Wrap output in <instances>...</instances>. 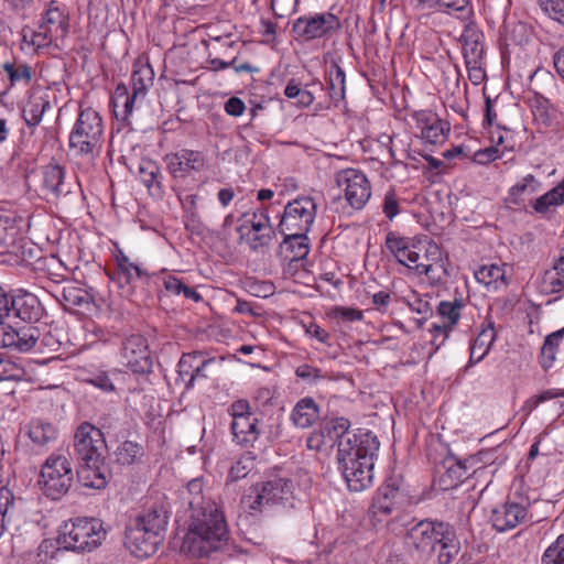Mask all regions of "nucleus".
Here are the masks:
<instances>
[{
    "mask_svg": "<svg viewBox=\"0 0 564 564\" xmlns=\"http://www.w3.org/2000/svg\"><path fill=\"white\" fill-rule=\"evenodd\" d=\"M186 494L184 499L192 510L191 524L184 541L188 554L196 558L209 557L215 553L230 554L227 522L217 505L206 498L203 478L189 480Z\"/></svg>",
    "mask_w": 564,
    "mask_h": 564,
    "instance_id": "f257e3e1",
    "label": "nucleus"
},
{
    "mask_svg": "<svg viewBox=\"0 0 564 564\" xmlns=\"http://www.w3.org/2000/svg\"><path fill=\"white\" fill-rule=\"evenodd\" d=\"M107 444L104 433L88 422L82 423L74 438V455L78 463L77 477L83 486L102 489L110 473L105 464Z\"/></svg>",
    "mask_w": 564,
    "mask_h": 564,
    "instance_id": "f03ea898",
    "label": "nucleus"
},
{
    "mask_svg": "<svg viewBox=\"0 0 564 564\" xmlns=\"http://www.w3.org/2000/svg\"><path fill=\"white\" fill-rule=\"evenodd\" d=\"M405 542L419 557L429 558L437 550V562L449 564L460 550L455 528L445 521L423 519L412 523L405 535Z\"/></svg>",
    "mask_w": 564,
    "mask_h": 564,
    "instance_id": "7ed1b4c3",
    "label": "nucleus"
},
{
    "mask_svg": "<svg viewBox=\"0 0 564 564\" xmlns=\"http://www.w3.org/2000/svg\"><path fill=\"white\" fill-rule=\"evenodd\" d=\"M300 499L291 479L276 477L252 485L243 495L241 503L250 513H262L279 508L288 511L296 508Z\"/></svg>",
    "mask_w": 564,
    "mask_h": 564,
    "instance_id": "20e7f679",
    "label": "nucleus"
},
{
    "mask_svg": "<svg viewBox=\"0 0 564 564\" xmlns=\"http://www.w3.org/2000/svg\"><path fill=\"white\" fill-rule=\"evenodd\" d=\"M102 120L99 113L87 108L79 112L69 134V148L77 155L95 158L102 145Z\"/></svg>",
    "mask_w": 564,
    "mask_h": 564,
    "instance_id": "39448f33",
    "label": "nucleus"
},
{
    "mask_svg": "<svg viewBox=\"0 0 564 564\" xmlns=\"http://www.w3.org/2000/svg\"><path fill=\"white\" fill-rule=\"evenodd\" d=\"M459 42L468 78L474 85H480L486 78L485 34L474 21L466 20Z\"/></svg>",
    "mask_w": 564,
    "mask_h": 564,
    "instance_id": "423d86ee",
    "label": "nucleus"
},
{
    "mask_svg": "<svg viewBox=\"0 0 564 564\" xmlns=\"http://www.w3.org/2000/svg\"><path fill=\"white\" fill-rule=\"evenodd\" d=\"M341 29L340 19L330 11L300 15L292 21L291 35L300 44L328 40Z\"/></svg>",
    "mask_w": 564,
    "mask_h": 564,
    "instance_id": "0eeeda50",
    "label": "nucleus"
},
{
    "mask_svg": "<svg viewBox=\"0 0 564 564\" xmlns=\"http://www.w3.org/2000/svg\"><path fill=\"white\" fill-rule=\"evenodd\" d=\"M241 224L238 226L239 240L245 242L250 250L258 252L268 247L275 238L269 216V207L262 206L252 212L243 213Z\"/></svg>",
    "mask_w": 564,
    "mask_h": 564,
    "instance_id": "6e6552de",
    "label": "nucleus"
},
{
    "mask_svg": "<svg viewBox=\"0 0 564 564\" xmlns=\"http://www.w3.org/2000/svg\"><path fill=\"white\" fill-rule=\"evenodd\" d=\"M106 536L102 523L98 519L77 518L72 528L58 535V550L62 547L74 552H90L96 549Z\"/></svg>",
    "mask_w": 564,
    "mask_h": 564,
    "instance_id": "1a4fd4ad",
    "label": "nucleus"
},
{
    "mask_svg": "<svg viewBox=\"0 0 564 564\" xmlns=\"http://www.w3.org/2000/svg\"><path fill=\"white\" fill-rule=\"evenodd\" d=\"M73 478L69 459L64 455L52 454L42 465L39 484L46 497L57 500L67 494Z\"/></svg>",
    "mask_w": 564,
    "mask_h": 564,
    "instance_id": "9d476101",
    "label": "nucleus"
},
{
    "mask_svg": "<svg viewBox=\"0 0 564 564\" xmlns=\"http://www.w3.org/2000/svg\"><path fill=\"white\" fill-rule=\"evenodd\" d=\"M170 506L164 495H161L143 514V557L154 554L164 540Z\"/></svg>",
    "mask_w": 564,
    "mask_h": 564,
    "instance_id": "9b49d317",
    "label": "nucleus"
},
{
    "mask_svg": "<svg viewBox=\"0 0 564 564\" xmlns=\"http://www.w3.org/2000/svg\"><path fill=\"white\" fill-rule=\"evenodd\" d=\"M317 203L311 196H299L289 202L278 225L279 232L308 234L315 221Z\"/></svg>",
    "mask_w": 564,
    "mask_h": 564,
    "instance_id": "f8f14e48",
    "label": "nucleus"
},
{
    "mask_svg": "<svg viewBox=\"0 0 564 564\" xmlns=\"http://www.w3.org/2000/svg\"><path fill=\"white\" fill-rule=\"evenodd\" d=\"M337 447L338 465L352 466V462L356 459L362 462L365 455L376 459L380 443L371 431L357 430L356 434L343 436Z\"/></svg>",
    "mask_w": 564,
    "mask_h": 564,
    "instance_id": "ddd939ff",
    "label": "nucleus"
},
{
    "mask_svg": "<svg viewBox=\"0 0 564 564\" xmlns=\"http://www.w3.org/2000/svg\"><path fill=\"white\" fill-rule=\"evenodd\" d=\"M336 183L344 192L348 205L362 209L371 197V185L364 172L357 169H345L336 174Z\"/></svg>",
    "mask_w": 564,
    "mask_h": 564,
    "instance_id": "4468645a",
    "label": "nucleus"
},
{
    "mask_svg": "<svg viewBox=\"0 0 564 564\" xmlns=\"http://www.w3.org/2000/svg\"><path fill=\"white\" fill-rule=\"evenodd\" d=\"M41 332L34 326L13 327L11 325L0 324V347L8 348L19 352L32 350L39 341Z\"/></svg>",
    "mask_w": 564,
    "mask_h": 564,
    "instance_id": "2eb2a0df",
    "label": "nucleus"
},
{
    "mask_svg": "<svg viewBox=\"0 0 564 564\" xmlns=\"http://www.w3.org/2000/svg\"><path fill=\"white\" fill-rule=\"evenodd\" d=\"M138 75L139 70L134 69L132 75L133 88L131 93L124 84L120 83L117 85L111 96L112 111L118 121V126L127 127L132 123L131 116L135 99L141 91V87L137 86L138 83H141V77L137 78Z\"/></svg>",
    "mask_w": 564,
    "mask_h": 564,
    "instance_id": "dca6fc26",
    "label": "nucleus"
},
{
    "mask_svg": "<svg viewBox=\"0 0 564 564\" xmlns=\"http://www.w3.org/2000/svg\"><path fill=\"white\" fill-rule=\"evenodd\" d=\"M413 119L424 142L440 145L446 141L451 131L449 123L442 120L435 112L431 110L415 111Z\"/></svg>",
    "mask_w": 564,
    "mask_h": 564,
    "instance_id": "f3484780",
    "label": "nucleus"
},
{
    "mask_svg": "<svg viewBox=\"0 0 564 564\" xmlns=\"http://www.w3.org/2000/svg\"><path fill=\"white\" fill-rule=\"evenodd\" d=\"M375 459L365 455L364 460H354L352 466L338 465L339 470L350 491H362L370 487L373 481Z\"/></svg>",
    "mask_w": 564,
    "mask_h": 564,
    "instance_id": "a211bd4d",
    "label": "nucleus"
},
{
    "mask_svg": "<svg viewBox=\"0 0 564 564\" xmlns=\"http://www.w3.org/2000/svg\"><path fill=\"white\" fill-rule=\"evenodd\" d=\"M400 495V486L397 478H389L381 485L372 498L369 513L381 521V517H388L395 508L397 499Z\"/></svg>",
    "mask_w": 564,
    "mask_h": 564,
    "instance_id": "6ab92c4d",
    "label": "nucleus"
},
{
    "mask_svg": "<svg viewBox=\"0 0 564 564\" xmlns=\"http://www.w3.org/2000/svg\"><path fill=\"white\" fill-rule=\"evenodd\" d=\"M528 516L527 508L517 502L507 501L492 509L490 522L498 532H506L522 523Z\"/></svg>",
    "mask_w": 564,
    "mask_h": 564,
    "instance_id": "aec40b11",
    "label": "nucleus"
},
{
    "mask_svg": "<svg viewBox=\"0 0 564 564\" xmlns=\"http://www.w3.org/2000/svg\"><path fill=\"white\" fill-rule=\"evenodd\" d=\"M10 316L21 319L24 323H36L42 316L44 308L40 300L32 293H20L9 300Z\"/></svg>",
    "mask_w": 564,
    "mask_h": 564,
    "instance_id": "412c9836",
    "label": "nucleus"
},
{
    "mask_svg": "<svg viewBox=\"0 0 564 564\" xmlns=\"http://www.w3.org/2000/svg\"><path fill=\"white\" fill-rule=\"evenodd\" d=\"M415 10H436L448 14H455L462 21L473 17L470 0H411Z\"/></svg>",
    "mask_w": 564,
    "mask_h": 564,
    "instance_id": "4be33fe9",
    "label": "nucleus"
},
{
    "mask_svg": "<svg viewBox=\"0 0 564 564\" xmlns=\"http://www.w3.org/2000/svg\"><path fill=\"white\" fill-rule=\"evenodd\" d=\"M117 133L121 134L122 160L129 169H137L141 173V137L138 130L132 128V123L123 127L118 126Z\"/></svg>",
    "mask_w": 564,
    "mask_h": 564,
    "instance_id": "5701e85b",
    "label": "nucleus"
},
{
    "mask_svg": "<svg viewBox=\"0 0 564 564\" xmlns=\"http://www.w3.org/2000/svg\"><path fill=\"white\" fill-rule=\"evenodd\" d=\"M230 431L232 434V442L242 448L253 447L254 443L262 434L260 420L257 416L231 422Z\"/></svg>",
    "mask_w": 564,
    "mask_h": 564,
    "instance_id": "b1692460",
    "label": "nucleus"
},
{
    "mask_svg": "<svg viewBox=\"0 0 564 564\" xmlns=\"http://www.w3.org/2000/svg\"><path fill=\"white\" fill-rule=\"evenodd\" d=\"M284 236L280 243V254L290 263L306 259L310 252V239L307 234L280 232Z\"/></svg>",
    "mask_w": 564,
    "mask_h": 564,
    "instance_id": "393cba45",
    "label": "nucleus"
},
{
    "mask_svg": "<svg viewBox=\"0 0 564 564\" xmlns=\"http://www.w3.org/2000/svg\"><path fill=\"white\" fill-rule=\"evenodd\" d=\"M321 417V408L311 397L300 399L290 413L291 422L299 429H310Z\"/></svg>",
    "mask_w": 564,
    "mask_h": 564,
    "instance_id": "a878e982",
    "label": "nucleus"
},
{
    "mask_svg": "<svg viewBox=\"0 0 564 564\" xmlns=\"http://www.w3.org/2000/svg\"><path fill=\"white\" fill-rule=\"evenodd\" d=\"M64 169L57 164H48L42 171V192L50 198H58L69 193L65 184Z\"/></svg>",
    "mask_w": 564,
    "mask_h": 564,
    "instance_id": "bb28decb",
    "label": "nucleus"
},
{
    "mask_svg": "<svg viewBox=\"0 0 564 564\" xmlns=\"http://www.w3.org/2000/svg\"><path fill=\"white\" fill-rule=\"evenodd\" d=\"M466 304L462 299H455L453 301H441L436 307V314L441 322L438 326H435L437 332H453L462 317V311Z\"/></svg>",
    "mask_w": 564,
    "mask_h": 564,
    "instance_id": "cd10ccee",
    "label": "nucleus"
},
{
    "mask_svg": "<svg viewBox=\"0 0 564 564\" xmlns=\"http://www.w3.org/2000/svg\"><path fill=\"white\" fill-rule=\"evenodd\" d=\"M540 288L545 294L564 293V248L560 250L553 267L544 272Z\"/></svg>",
    "mask_w": 564,
    "mask_h": 564,
    "instance_id": "c85d7f7f",
    "label": "nucleus"
},
{
    "mask_svg": "<svg viewBox=\"0 0 564 564\" xmlns=\"http://www.w3.org/2000/svg\"><path fill=\"white\" fill-rule=\"evenodd\" d=\"M495 340L496 330L494 324L488 323V325L482 327L477 337L470 343V356L467 367L480 362L489 354Z\"/></svg>",
    "mask_w": 564,
    "mask_h": 564,
    "instance_id": "c756f323",
    "label": "nucleus"
},
{
    "mask_svg": "<svg viewBox=\"0 0 564 564\" xmlns=\"http://www.w3.org/2000/svg\"><path fill=\"white\" fill-rule=\"evenodd\" d=\"M140 276L141 269L130 262L128 257L122 253L120 257H117V280L124 295L132 296L135 294V285L133 282H138Z\"/></svg>",
    "mask_w": 564,
    "mask_h": 564,
    "instance_id": "7c9ffc66",
    "label": "nucleus"
},
{
    "mask_svg": "<svg viewBox=\"0 0 564 564\" xmlns=\"http://www.w3.org/2000/svg\"><path fill=\"white\" fill-rule=\"evenodd\" d=\"M169 165L174 174L188 173L203 170L205 159L198 151L183 149L173 155Z\"/></svg>",
    "mask_w": 564,
    "mask_h": 564,
    "instance_id": "2f4dec72",
    "label": "nucleus"
},
{
    "mask_svg": "<svg viewBox=\"0 0 564 564\" xmlns=\"http://www.w3.org/2000/svg\"><path fill=\"white\" fill-rule=\"evenodd\" d=\"M507 264H486L475 271V279L477 282L484 284L488 289L498 290L501 286H507L506 279Z\"/></svg>",
    "mask_w": 564,
    "mask_h": 564,
    "instance_id": "473e14b6",
    "label": "nucleus"
},
{
    "mask_svg": "<svg viewBox=\"0 0 564 564\" xmlns=\"http://www.w3.org/2000/svg\"><path fill=\"white\" fill-rule=\"evenodd\" d=\"M541 187V183L535 178L534 175L528 174L517 184L511 186L506 197V203L514 206L524 204L525 197L538 192Z\"/></svg>",
    "mask_w": 564,
    "mask_h": 564,
    "instance_id": "72a5a7b5",
    "label": "nucleus"
},
{
    "mask_svg": "<svg viewBox=\"0 0 564 564\" xmlns=\"http://www.w3.org/2000/svg\"><path fill=\"white\" fill-rule=\"evenodd\" d=\"M422 241H413L412 247H409L404 252V257H401L403 265H406L410 270H413L416 274H424L431 279H433L434 273V263L429 262H420L422 258Z\"/></svg>",
    "mask_w": 564,
    "mask_h": 564,
    "instance_id": "f704fd0d",
    "label": "nucleus"
},
{
    "mask_svg": "<svg viewBox=\"0 0 564 564\" xmlns=\"http://www.w3.org/2000/svg\"><path fill=\"white\" fill-rule=\"evenodd\" d=\"M122 365L133 373L141 372V335L133 334L127 337L121 348Z\"/></svg>",
    "mask_w": 564,
    "mask_h": 564,
    "instance_id": "c9c22d12",
    "label": "nucleus"
},
{
    "mask_svg": "<svg viewBox=\"0 0 564 564\" xmlns=\"http://www.w3.org/2000/svg\"><path fill=\"white\" fill-rule=\"evenodd\" d=\"M327 88L329 98L337 105L345 99L346 74L338 62L332 61L327 70Z\"/></svg>",
    "mask_w": 564,
    "mask_h": 564,
    "instance_id": "e433bc0d",
    "label": "nucleus"
},
{
    "mask_svg": "<svg viewBox=\"0 0 564 564\" xmlns=\"http://www.w3.org/2000/svg\"><path fill=\"white\" fill-rule=\"evenodd\" d=\"M40 29L47 30L50 36L63 39L68 32L67 18L58 8H50L43 17Z\"/></svg>",
    "mask_w": 564,
    "mask_h": 564,
    "instance_id": "4c0bfd02",
    "label": "nucleus"
},
{
    "mask_svg": "<svg viewBox=\"0 0 564 564\" xmlns=\"http://www.w3.org/2000/svg\"><path fill=\"white\" fill-rule=\"evenodd\" d=\"M508 456L505 453L501 446H496L491 448L480 449L474 455L467 457V463H470L471 466L479 465V468H485L488 466H495L497 469L501 465H503L507 460Z\"/></svg>",
    "mask_w": 564,
    "mask_h": 564,
    "instance_id": "58836bf2",
    "label": "nucleus"
},
{
    "mask_svg": "<svg viewBox=\"0 0 564 564\" xmlns=\"http://www.w3.org/2000/svg\"><path fill=\"white\" fill-rule=\"evenodd\" d=\"M26 434L37 446H45L57 436V430L51 423L34 420L26 426Z\"/></svg>",
    "mask_w": 564,
    "mask_h": 564,
    "instance_id": "ea45409f",
    "label": "nucleus"
},
{
    "mask_svg": "<svg viewBox=\"0 0 564 564\" xmlns=\"http://www.w3.org/2000/svg\"><path fill=\"white\" fill-rule=\"evenodd\" d=\"M51 108L48 99L44 96H32L23 108V119L28 127L40 124L44 112Z\"/></svg>",
    "mask_w": 564,
    "mask_h": 564,
    "instance_id": "a19ab883",
    "label": "nucleus"
},
{
    "mask_svg": "<svg viewBox=\"0 0 564 564\" xmlns=\"http://www.w3.org/2000/svg\"><path fill=\"white\" fill-rule=\"evenodd\" d=\"M143 186L148 188L149 195L153 199L162 197L163 188L161 184V172L160 167L155 162L143 160Z\"/></svg>",
    "mask_w": 564,
    "mask_h": 564,
    "instance_id": "79ce46f5",
    "label": "nucleus"
},
{
    "mask_svg": "<svg viewBox=\"0 0 564 564\" xmlns=\"http://www.w3.org/2000/svg\"><path fill=\"white\" fill-rule=\"evenodd\" d=\"M57 300L65 306H82L88 304L91 301L90 294L83 288L74 284H68L63 288L61 295Z\"/></svg>",
    "mask_w": 564,
    "mask_h": 564,
    "instance_id": "37998d69",
    "label": "nucleus"
},
{
    "mask_svg": "<svg viewBox=\"0 0 564 564\" xmlns=\"http://www.w3.org/2000/svg\"><path fill=\"white\" fill-rule=\"evenodd\" d=\"M257 456L247 451L241 454L231 465L228 471V480L238 481L249 475V473L253 469Z\"/></svg>",
    "mask_w": 564,
    "mask_h": 564,
    "instance_id": "c03bdc74",
    "label": "nucleus"
},
{
    "mask_svg": "<svg viewBox=\"0 0 564 564\" xmlns=\"http://www.w3.org/2000/svg\"><path fill=\"white\" fill-rule=\"evenodd\" d=\"M141 540V513L137 514L130 522L127 524L124 530V539L123 544L127 550L130 551L131 554L138 556Z\"/></svg>",
    "mask_w": 564,
    "mask_h": 564,
    "instance_id": "a18cd8bd",
    "label": "nucleus"
},
{
    "mask_svg": "<svg viewBox=\"0 0 564 564\" xmlns=\"http://www.w3.org/2000/svg\"><path fill=\"white\" fill-rule=\"evenodd\" d=\"M540 564H564V533L560 534L544 550Z\"/></svg>",
    "mask_w": 564,
    "mask_h": 564,
    "instance_id": "49530a36",
    "label": "nucleus"
},
{
    "mask_svg": "<svg viewBox=\"0 0 564 564\" xmlns=\"http://www.w3.org/2000/svg\"><path fill=\"white\" fill-rule=\"evenodd\" d=\"M204 359L205 357L200 351L183 354L177 365V372L184 384H186L187 379H189L191 375Z\"/></svg>",
    "mask_w": 564,
    "mask_h": 564,
    "instance_id": "de8ad7c7",
    "label": "nucleus"
},
{
    "mask_svg": "<svg viewBox=\"0 0 564 564\" xmlns=\"http://www.w3.org/2000/svg\"><path fill=\"white\" fill-rule=\"evenodd\" d=\"M414 239L402 237L394 231H389L386 237L387 249L395 257L398 262H402L401 257H404L405 250L412 247Z\"/></svg>",
    "mask_w": 564,
    "mask_h": 564,
    "instance_id": "09e8293b",
    "label": "nucleus"
},
{
    "mask_svg": "<svg viewBox=\"0 0 564 564\" xmlns=\"http://www.w3.org/2000/svg\"><path fill=\"white\" fill-rule=\"evenodd\" d=\"M2 68L8 74L11 85H15L22 80L28 84L32 80V67L28 64L7 62L3 64Z\"/></svg>",
    "mask_w": 564,
    "mask_h": 564,
    "instance_id": "8fccbe9b",
    "label": "nucleus"
},
{
    "mask_svg": "<svg viewBox=\"0 0 564 564\" xmlns=\"http://www.w3.org/2000/svg\"><path fill=\"white\" fill-rule=\"evenodd\" d=\"M295 376L310 386H315L327 379V375L323 372L322 369L308 364H303L296 367Z\"/></svg>",
    "mask_w": 564,
    "mask_h": 564,
    "instance_id": "3c124183",
    "label": "nucleus"
},
{
    "mask_svg": "<svg viewBox=\"0 0 564 564\" xmlns=\"http://www.w3.org/2000/svg\"><path fill=\"white\" fill-rule=\"evenodd\" d=\"M404 199L397 195L394 188H389L383 196L382 213L389 220H393L401 213V203Z\"/></svg>",
    "mask_w": 564,
    "mask_h": 564,
    "instance_id": "603ef678",
    "label": "nucleus"
},
{
    "mask_svg": "<svg viewBox=\"0 0 564 564\" xmlns=\"http://www.w3.org/2000/svg\"><path fill=\"white\" fill-rule=\"evenodd\" d=\"M328 316L337 321L352 323L362 321L364 312L355 307L336 305L330 308Z\"/></svg>",
    "mask_w": 564,
    "mask_h": 564,
    "instance_id": "864d4df0",
    "label": "nucleus"
},
{
    "mask_svg": "<svg viewBox=\"0 0 564 564\" xmlns=\"http://www.w3.org/2000/svg\"><path fill=\"white\" fill-rule=\"evenodd\" d=\"M408 306L412 312L422 315V319H419V325H422L429 316L433 315V308L429 300L420 296L416 292H413L408 299Z\"/></svg>",
    "mask_w": 564,
    "mask_h": 564,
    "instance_id": "5fc2aeb1",
    "label": "nucleus"
},
{
    "mask_svg": "<svg viewBox=\"0 0 564 564\" xmlns=\"http://www.w3.org/2000/svg\"><path fill=\"white\" fill-rule=\"evenodd\" d=\"M444 464L446 468L445 474L452 482H462L470 476V473L466 470V463H459L457 458L448 457L445 459Z\"/></svg>",
    "mask_w": 564,
    "mask_h": 564,
    "instance_id": "6e6d98bb",
    "label": "nucleus"
},
{
    "mask_svg": "<svg viewBox=\"0 0 564 564\" xmlns=\"http://www.w3.org/2000/svg\"><path fill=\"white\" fill-rule=\"evenodd\" d=\"M23 375L24 369L20 365L4 357L3 354L0 352V381L17 380Z\"/></svg>",
    "mask_w": 564,
    "mask_h": 564,
    "instance_id": "4d7b16f0",
    "label": "nucleus"
},
{
    "mask_svg": "<svg viewBox=\"0 0 564 564\" xmlns=\"http://www.w3.org/2000/svg\"><path fill=\"white\" fill-rule=\"evenodd\" d=\"M564 397V391L561 389H549L543 391L542 393L538 395L530 397L523 404V410L528 413H531L533 410H535L541 403H544L546 401Z\"/></svg>",
    "mask_w": 564,
    "mask_h": 564,
    "instance_id": "13d9d810",
    "label": "nucleus"
},
{
    "mask_svg": "<svg viewBox=\"0 0 564 564\" xmlns=\"http://www.w3.org/2000/svg\"><path fill=\"white\" fill-rule=\"evenodd\" d=\"M543 12L564 26V0H539Z\"/></svg>",
    "mask_w": 564,
    "mask_h": 564,
    "instance_id": "bf43d9fd",
    "label": "nucleus"
},
{
    "mask_svg": "<svg viewBox=\"0 0 564 564\" xmlns=\"http://www.w3.org/2000/svg\"><path fill=\"white\" fill-rule=\"evenodd\" d=\"M350 422L346 417H336L327 426L326 430L332 438H336L337 445L343 436L347 434H356L357 431H349Z\"/></svg>",
    "mask_w": 564,
    "mask_h": 564,
    "instance_id": "052dcab7",
    "label": "nucleus"
},
{
    "mask_svg": "<svg viewBox=\"0 0 564 564\" xmlns=\"http://www.w3.org/2000/svg\"><path fill=\"white\" fill-rule=\"evenodd\" d=\"M139 453V444L137 442L126 441L117 449V460L122 465H131Z\"/></svg>",
    "mask_w": 564,
    "mask_h": 564,
    "instance_id": "680f3d73",
    "label": "nucleus"
},
{
    "mask_svg": "<svg viewBox=\"0 0 564 564\" xmlns=\"http://www.w3.org/2000/svg\"><path fill=\"white\" fill-rule=\"evenodd\" d=\"M558 344L550 338H545L544 344L541 348V366L543 369H550L556 359V352L558 349Z\"/></svg>",
    "mask_w": 564,
    "mask_h": 564,
    "instance_id": "e2e57ef3",
    "label": "nucleus"
},
{
    "mask_svg": "<svg viewBox=\"0 0 564 564\" xmlns=\"http://www.w3.org/2000/svg\"><path fill=\"white\" fill-rule=\"evenodd\" d=\"M228 413L231 416V422L236 420H243L247 417L256 416L251 411V405L248 400L239 399L234 401L228 408Z\"/></svg>",
    "mask_w": 564,
    "mask_h": 564,
    "instance_id": "0e129e2a",
    "label": "nucleus"
},
{
    "mask_svg": "<svg viewBox=\"0 0 564 564\" xmlns=\"http://www.w3.org/2000/svg\"><path fill=\"white\" fill-rule=\"evenodd\" d=\"M267 440L270 443H288L290 442V436L285 431V426L279 420L271 422L268 425L267 430Z\"/></svg>",
    "mask_w": 564,
    "mask_h": 564,
    "instance_id": "69168bd1",
    "label": "nucleus"
},
{
    "mask_svg": "<svg viewBox=\"0 0 564 564\" xmlns=\"http://www.w3.org/2000/svg\"><path fill=\"white\" fill-rule=\"evenodd\" d=\"M15 236V228L10 225V219L0 216V252L7 251Z\"/></svg>",
    "mask_w": 564,
    "mask_h": 564,
    "instance_id": "338daca9",
    "label": "nucleus"
},
{
    "mask_svg": "<svg viewBox=\"0 0 564 564\" xmlns=\"http://www.w3.org/2000/svg\"><path fill=\"white\" fill-rule=\"evenodd\" d=\"M422 246L423 258L426 260L425 263H434V270L436 267H442V264H440L442 256L440 247L433 241L422 242Z\"/></svg>",
    "mask_w": 564,
    "mask_h": 564,
    "instance_id": "774afa93",
    "label": "nucleus"
}]
</instances>
